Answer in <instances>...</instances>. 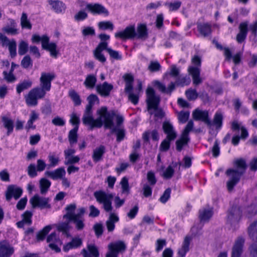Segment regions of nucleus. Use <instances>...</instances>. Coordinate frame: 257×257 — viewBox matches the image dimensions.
<instances>
[{"mask_svg":"<svg viewBox=\"0 0 257 257\" xmlns=\"http://www.w3.org/2000/svg\"><path fill=\"white\" fill-rule=\"evenodd\" d=\"M88 103L87 104L83 115L82 121L83 123L89 127L90 130L94 128H100L103 125L104 128H110L113 124V118L115 111H108L106 106L101 107L97 110L98 117L94 119L93 117L92 106L96 101L98 100L96 95L91 94L87 97Z\"/></svg>","mask_w":257,"mask_h":257,"instance_id":"1","label":"nucleus"},{"mask_svg":"<svg viewBox=\"0 0 257 257\" xmlns=\"http://www.w3.org/2000/svg\"><path fill=\"white\" fill-rule=\"evenodd\" d=\"M235 165L237 169H229L226 171V174L229 179L226 183L228 191H231L234 187L239 182L241 176L245 173L247 168L245 161L243 159L235 161Z\"/></svg>","mask_w":257,"mask_h":257,"instance_id":"2","label":"nucleus"},{"mask_svg":"<svg viewBox=\"0 0 257 257\" xmlns=\"http://www.w3.org/2000/svg\"><path fill=\"white\" fill-rule=\"evenodd\" d=\"M115 37L123 40L132 39L136 38L138 39L146 40L148 37V32L145 24H140L138 25L137 31L134 26H130L122 31L115 34Z\"/></svg>","mask_w":257,"mask_h":257,"instance_id":"3","label":"nucleus"},{"mask_svg":"<svg viewBox=\"0 0 257 257\" xmlns=\"http://www.w3.org/2000/svg\"><path fill=\"white\" fill-rule=\"evenodd\" d=\"M191 82V79L189 76L179 75L176 78V81L171 82L167 88L165 84L158 80H155L153 85L159 91L162 93L171 95L172 92L175 89L176 85L184 86L188 85Z\"/></svg>","mask_w":257,"mask_h":257,"instance_id":"4","label":"nucleus"},{"mask_svg":"<svg viewBox=\"0 0 257 257\" xmlns=\"http://www.w3.org/2000/svg\"><path fill=\"white\" fill-rule=\"evenodd\" d=\"M49 38L47 35H43L42 37L38 35H33L32 41L33 43H42L43 49L49 51L52 57L56 58L58 55V51L56 50L57 45L55 43H49Z\"/></svg>","mask_w":257,"mask_h":257,"instance_id":"5","label":"nucleus"},{"mask_svg":"<svg viewBox=\"0 0 257 257\" xmlns=\"http://www.w3.org/2000/svg\"><path fill=\"white\" fill-rule=\"evenodd\" d=\"M94 196L96 201L100 204H102L103 208L107 212L112 211V199L113 196L111 194L106 193L103 191H97L94 193Z\"/></svg>","mask_w":257,"mask_h":257,"instance_id":"6","label":"nucleus"},{"mask_svg":"<svg viewBox=\"0 0 257 257\" xmlns=\"http://www.w3.org/2000/svg\"><path fill=\"white\" fill-rule=\"evenodd\" d=\"M192 63L196 67L190 66L188 68V72L192 76L193 83L195 85H198L202 82V79L200 77V69L199 68L201 66V59L198 55H194L192 58Z\"/></svg>","mask_w":257,"mask_h":257,"instance_id":"7","label":"nucleus"},{"mask_svg":"<svg viewBox=\"0 0 257 257\" xmlns=\"http://www.w3.org/2000/svg\"><path fill=\"white\" fill-rule=\"evenodd\" d=\"M48 91L41 86L32 89L26 97L27 104L31 106L36 105L38 103L37 100L44 98Z\"/></svg>","mask_w":257,"mask_h":257,"instance_id":"8","label":"nucleus"},{"mask_svg":"<svg viewBox=\"0 0 257 257\" xmlns=\"http://www.w3.org/2000/svg\"><path fill=\"white\" fill-rule=\"evenodd\" d=\"M108 251L106 257H117L119 253H123L126 249L125 242L122 240H117L108 245Z\"/></svg>","mask_w":257,"mask_h":257,"instance_id":"9","label":"nucleus"},{"mask_svg":"<svg viewBox=\"0 0 257 257\" xmlns=\"http://www.w3.org/2000/svg\"><path fill=\"white\" fill-rule=\"evenodd\" d=\"M146 94L148 109H157L161 101L160 96L156 94L154 89L152 87L147 88Z\"/></svg>","mask_w":257,"mask_h":257,"instance_id":"10","label":"nucleus"},{"mask_svg":"<svg viewBox=\"0 0 257 257\" xmlns=\"http://www.w3.org/2000/svg\"><path fill=\"white\" fill-rule=\"evenodd\" d=\"M51 199L49 197L40 196L38 194L35 195L30 200V202L33 208H39L41 209H50L51 205L50 203Z\"/></svg>","mask_w":257,"mask_h":257,"instance_id":"11","label":"nucleus"},{"mask_svg":"<svg viewBox=\"0 0 257 257\" xmlns=\"http://www.w3.org/2000/svg\"><path fill=\"white\" fill-rule=\"evenodd\" d=\"M86 10L93 15H104L108 16L109 12L103 5L98 3H90L86 6Z\"/></svg>","mask_w":257,"mask_h":257,"instance_id":"12","label":"nucleus"},{"mask_svg":"<svg viewBox=\"0 0 257 257\" xmlns=\"http://www.w3.org/2000/svg\"><path fill=\"white\" fill-rule=\"evenodd\" d=\"M55 78L53 73L42 72L40 78V86L49 91L51 88V82Z\"/></svg>","mask_w":257,"mask_h":257,"instance_id":"13","label":"nucleus"},{"mask_svg":"<svg viewBox=\"0 0 257 257\" xmlns=\"http://www.w3.org/2000/svg\"><path fill=\"white\" fill-rule=\"evenodd\" d=\"M192 116L195 120H201L204 122L207 126H212V121L209 118L208 112L207 110H201L196 109L192 113Z\"/></svg>","mask_w":257,"mask_h":257,"instance_id":"14","label":"nucleus"},{"mask_svg":"<svg viewBox=\"0 0 257 257\" xmlns=\"http://www.w3.org/2000/svg\"><path fill=\"white\" fill-rule=\"evenodd\" d=\"M23 190L20 187H18L14 185H9L6 191V199L7 201H10L12 197L17 200L22 195Z\"/></svg>","mask_w":257,"mask_h":257,"instance_id":"15","label":"nucleus"},{"mask_svg":"<svg viewBox=\"0 0 257 257\" xmlns=\"http://www.w3.org/2000/svg\"><path fill=\"white\" fill-rule=\"evenodd\" d=\"M245 239L242 236H238L234 242L232 248L231 257H240L243 252Z\"/></svg>","mask_w":257,"mask_h":257,"instance_id":"16","label":"nucleus"},{"mask_svg":"<svg viewBox=\"0 0 257 257\" xmlns=\"http://www.w3.org/2000/svg\"><path fill=\"white\" fill-rule=\"evenodd\" d=\"M96 92L101 96L108 97L113 88V86L107 82H104L102 84H99L95 86Z\"/></svg>","mask_w":257,"mask_h":257,"instance_id":"17","label":"nucleus"},{"mask_svg":"<svg viewBox=\"0 0 257 257\" xmlns=\"http://www.w3.org/2000/svg\"><path fill=\"white\" fill-rule=\"evenodd\" d=\"M81 254L83 257H99L98 247L94 244H88L87 248H83Z\"/></svg>","mask_w":257,"mask_h":257,"instance_id":"18","label":"nucleus"},{"mask_svg":"<svg viewBox=\"0 0 257 257\" xmlns=\"http://www.w3.org/2000/svg\"><path fill=\"white\" fill-rule=\"evenodd\" d=\"M248 22L245 21L240 23L238 29L239 33L236 35V41L238 43H242L245 40L248 32Z\"/></svg>","mask_w":257,"mask_h":257,"instance_id":"19","label":"nucleus"},{"mask_svg":"<svg viewBox=\"0 0 257 257\" xmlns=\"http://www.w3.org/2000/svg\"><path fill=\"white\" fill-rule=\"evenodd\" d=\"M241 216L242 211L239 206H232L228 211L227 218L230 221H238Z\"/></svg>","mask_w":257,"mask_h":257,"instance_id":"20","label":"nucleus"},{"mask_svg":"<svg viewBox=\"0 0 257 257\" xmlns=\"http://www.w3.org/2000/svg\"><path fill=\"white\" fill-rule=\"evenodd\" d=\"M162 128L164 133L167 135L166 138L174 140L177 134L173 125L169 121H165L163 123Z\"/></svg>","mask_w":257,"mask_h":257,"instance_id":"21","label":"nucleus"},{"mask_svg":"<svg viewBox=\"0 0 257 257\" xmlns=\"http://www.w3.org/2000/svg\"><path fill=\"white\" fill-rule=\"evenodd\" d=\"M82 239L79 237H73L71 241L67 243L63 246V250L67 252L70 249L77 248L81 247L82 245Z\"/></svg>","mask_w":257,"mask_h":257,"instance_id":"22","label":"nucleus"},{"mask_svg":"<svg viewBox=\"0 0 257 257\" xmlns=\"http://www.w3.org/2000/svg\"><path fill=\"white\" fill-rule=\"evenodd\" d=\"M14 248L8 243H0V257H11Z\"/></svg>","mask_w":257,"mask_h":257,"instance_id":"23","label":"nucleus"},{"mask_svg":"<svg viewBox=\"0 0 257 257\" xmlns=\"http://www.w3.org/2000/svg\"><path fill=\"white\" fill-rule=\"evenodd\" d=\"M197 28L200 35L204 37L209 36L212 32L211 25L209 23H198Z\"/></svg>","mask_w":257,"mask_h":257,"instance_id":"24","label":"nucleus"},{"mask_svg":"<svg viewBox=\"0 0 257 257\" xmlns=\"http://www.w3.org/2000/svg\"><path fill=\"white\" fill-rule=\"evenodd\" d=\"M66 174L64 168L61 167L56 169L53 171H46L45 175L53 180L61 179Z\"/></svg>","mask_w":257,"mask_h":257,"instance_id":"25","label":"nucleus"},{"mask_svg":"<svg viewBox=\"0 0 257 257\" xmlns=\"http://www.w3.org/2000/svg\"><path fill=\"white\" fill-rule=\"evenodd\" d=\"M48 3L51 6L52 9L56 13H61L65 10V4L60 1L48 0Z\"/></svg>","mask_w":257,"mask_h":257,"instance_id":"26","label":"nucleus"},{"mask_svg":"<svg viewBox=\"0 0 257 257\" xmlns=\"http://www.w3.org/2000/svg\"><path fill=\"white\" fill-rule=\"evenodd\" d=\"M10 26H6L2 29L3 32L8 35H15L18 34V30L17 29V24L13 19H9Z\"/></svg>","mask_w":257,"mask_h":257,"instance_id":"27","label":"nucleus"},{"mask_svg":"<svg viewBox=\"0 0 257 257\" xmlns=\"http://www.w3.org/2000/svg\"><path fill=\"white\" fill-rule=\"evenodd\" d=\"M191 240V237L186 236L183 242L181 248L178 250V254L181 257H185L187 252L189 250V245Z\"/></svg>","mask_w":257,"mask_h":257,"instance_id":"28","label":"nucleus"},{"mask_svg":"<svg viewBox=\"0 0 257 257\" xmlns=\"http://www.w3.org/2000/svg\"><path fill=\"white\" fill-rule=\"evenodd\" d=\"M97 77L96 75L91 74L86 76L84 85L88 89H93L96 85Z\"/></svg>","mask_w":257,"mask_h":257,"instance_id":"29","label":"nucleus"},{"mask_svg":"<svg viewBox=\"0 0 257 257\" xmlns=\"http://www.w3.org/2000/svg\"><path fill=\"white\" fill-rule=\"evenodd\" d=\"M105 148L104 146L101 145L96 148L93 151L92 159L94 162H98L102 159V156L105 153Z\"/></svg>","mask_w":257,"mask_h":257,"instance_id":"30","label":"nucleus"},{"mask_svg":"<svg viewBox=\"0 0 257 257\" xmlns=\"http://www.w3.org/2000/svg\"><path fill=\"white\" fill-rule=\"evenodd\" d=\"M2 120L3 122L4 126L7 130V135L9 136L13 132L14 127V121L12 119L7 116H3Z\"/></svg>","mask_w":257,"mask_h":257,"instance_id":"31","label":"nucleus"},{"mask_svg":"<svg viewBox=\"0 0 257 257\" xmlns=\"http://www.w3.org/2000/svg\"><path fill=\"white\" fill-rule=\"evenodd\" d=\"M76 208V205L75 203H71L67 205L65 210L67 212L63 215V219H66L69 220L75 216V210Z\"/></svg>","mask_w":257,"mask_h":257,"instance_id":"32","label":"nucleus"},{"mask_svg":"<svg viewBox=\"0 0 257 257\" xmlns=\"http://www.w3.org/2000/svg\"><path fill=\"white\" fill-rule=\"evenodd\" d=\"M199 218L201 221H208L213 215L212 209H203L199 210Z\"/></svg>","mask_w":257,"mask_h":257,"instance_id":"33","label":"nucleus"},{"mask_svg":"<svg viewBox=\"0 0 257 257\" xmlns=\"http://www.w3.org/2000/svg\"><path fill=\"white\" fill-rule=\"evenodd\" d=\"M190 142L189 137L185 136L181 134L180 139L177 140L176 142V150L178 152H181L183 147L188 144Z\"/></svg>","mask_w":257,"mask_h":257,"instance_id":"34","label":"nucleus"},{"mask_svg":"<svg viewBox=\"0 0 257 257\" xmlns=\"http://www.w3.org/2000/svg\"><path fill=\"white\" fill-rule=\"evenodd\" d=\"M123 78L125 82V91H130L133 88V83L134 81L133 76L131 74H125L123 76Z\"/></svg>","mask_w":257,"mask_h":257,"instance_id":"35","label":"nucleus"},{"mask_svg":"<svg viewBox=\"0 0 257 257\" xmlns=\"http://www.w3.org/2000/svg\"><path fill=\"white\" fill-rule=\"evenodd\" d=\"M84 218H78L74 217L69 220L72 222L75 225V228L78 231L82 230L85 226Z\"/></svg>","mask_w":257,"mask_h":257,"instance_id":"36","label":"nucleus"},{"mask_svg":"<svg viewBox=\"0 0 257 257\" xmlns=\"http://www.w3.org/2000/svg\"><path fill=\"white\" fill-rule=\"evenodd\" d=\"M223 115L221 112L217 111L214 116L212 125H215L216 129H220L222 125Z\"/></svg>","mask_w":257,"mask_h":257,"instance_id":"37","label":"nucleus"},{"mask_svg":"<svg viewBox=\"0 0 257 257\" xmlns=\"http://www.w3.org/2000/svg\"><path fill=\"white\" fill-rule=\"evenodd\" d=\"M51 185V182L49 180L44 178H42L40 180L41 194L42 195L45 194L48 192Z\"/></svg>","mask_w":257,"mask_h":257,"instance_id":"38","label":"nucleus"},{"mask_svg":"<svg viewBox=\"0 0 257 257\" xmlns=\"http://www.w3.org/2000/svg\"><path fill=\"white\" fill-rule=\"evenodd\" d=\"M78 127H74L71 130L68 134V140L71 145L76 144L78 139Z\"/></svg>","mask_w":257,"mask_h":257,"instance_id":"39","label":"nucleus"},{"mask_svg":"<svg viewBox=\"0 0 257 257\" xmlns=\"http://www.w3.org/2000/svg\"><path fill=\"white\" fill-rule=\"evenodd\" d=\"M32 81L30 80H25L17 85V91L20 94L23 91L30 88L32 86Z\"/></svg>","mask_w":257,"mask_h":257,"instance_id":"40","label":"nucleus"},{"mask_svg":"<svg viewBox=\"0 0 257 257\" xmlns=\"http://www.w3.org/2000/svg\"><path fill=\"white\" fill-rule=\"evenodd\" d=\"M178 164L177 163H172V165L169 166L165 171L164 172L163 174V177L166 179H171L173 176L174 175L175 171L173 169V167H177Z\"/></svg>","mask_w":257,"mask_h":257,"instance_id":"41","label":"nucleus"},{"mask_svg":"<svg viewBox=\"0 0 257 257\" xmlns=\"http://www.w3.org/2000/svg\"><path fill=\"white\" fill-rule=\"evenodd\" d=\"M70 222L68 220L67 222L60 223L57 226V230L68 236L70 228L69 225Z\"/></svg>","mask_w":257,"mask_h":257,"instance_id":"42","label":"nucleus"},{"mask_svg":"<svg viewBox=\"0 0 257 257\" xmlns=\"http://www.w3.org/2000/svg\"><path fill=\"white\" fill-rule=\"evenodd\" d=\"M52 227L50 225H47L44 227L43 229L39 231L36 235V238L38 241L43 240L46 235L49 233Z\"/></svg>","mask_w":257,"mask_h":257,"instance_id":"43","label":"nucleus"},{"mask_svg":"<svg viewBox=\"0 0 257 257\" xmlns=\"http://www.w3.org/2000/svg\"><path fill=\"white\" fill-rule=\"evenodd\" d=\"M21 25L22 28H26L30 30L32 29V25L28 19L27 15L25 13H22L21 18Z\"/></svg>","mask_w":257,"mask_h":257,"instance_id":"44","label":"nucleus"},{"mask_svg":"<svg viewBox=\"0 0 257 257\" xmlns=\"http://www.w3.org/2000/svg\"><path fill=\"white\" fill-rule=\"evenodd\" d=\"M49 164L48 165V168H51L57 166L59 162V158L54 154H49L48 157Z\"/></svg>","mask_w":257,"mask_h":257,"instance_id":"45","label":"nucleus"},{"mask_svg":"<svg viewBox=\"0 0 257 257\" xmlns=\"http://www.w3.org/2000/svg\"><path fill=\"white\" fill-rule=\"evenodd\" d=\"M161 65L157 61H151L148 66V69L151 72H158L161 69Z\"/></svg>","mask_w":257,"mask_h":257,"instance_id":"46","label":"nucleus"},{"mask_svg":"<svg viewBox=\"0 0 257 257\" xmlns=\"http://www.w3.org/2000/svg\"><path fill=\"white\" fill-rule=\"evenodd\" d=\"M147 180L148 181V184L154 186L157 182V179L156 177L155 174L152 171H149L147 174Z\"/></svg>","mask_w":257,"mask_h":257,"instance_id":"47","label":"nucleus"},{"mask_svg":"<svg viewBox=\"0 0 257 257\" xmlns=\"http://www.w3.org/2000/svg\"><path fill=\"white\" fill-rule=\"evenodd\" d=\"M98 26L99 29L112 31L114 28L113 24L110 21H101L98 23Z\"/></svg>","mask_w":257,"mask_h":257,"instance_id":"48","label":"nucleus"},{"mask_svg":"<svg viewBox=\"0 0 257 257\" xmlns=\"http://www.w3.org/2000/svg\"><path fill=\"white\" fill-rule=\"evenodd\" d=\"M27 171L28 175L31 178H35L38 175L37 172L38 171L35 164L34 163L30 164L28 166Z\"/></svg>","mask_w":257,"mask_h":257,"instance_id":"49","label":"nucleus"},{"mask_svg":"<svg viewBox=\"0 0 257 257\" xmlns=\"http://www.w3.org/2000/svg\"><path fill=\"white\" fill-rule=\"evenodd\" d=\"M120 183L121 186L122 193H126V194H129L130 189L128 179L126 177H123Z\"/></svg>","mask_w":257,"mask_h":257,"instance_id":"50","label":"nucleus"},{"mask_svg":"<svg viewBox=\"0 0 257 257\" xmlns=\"http://www.w3.org/2000/svg\"><path fill=\"white\" fill-rule=\"evenodd\" d=\"M69 95L74 103L75 105L78 106L81 104V100L78 94L74 90L70 91Z\"/></svg>","mask_w":257,"mask_h":257,"instance_id":"51","label":"nucleus"},{"mask_svg":"<svg viewBox=\"0 0 257 257\" xmlns=\"http://www.w3.org/2000/svg\"><path fill=\"white\" fill-rule=\"evenodd\" d=\"M10 52V56L12 58H14L17 55V43L14 39L11 40V43L8 46Z\"/></svg>","mask_w":257,"mask_h":257,"instance_id":"52","label":"nucleus"},{"mask_svg":"<svg viewBox=\"0 0 257 257\" xmlns=\"http://www.w3.org/2000/svg\"><path fill=\"white\" fill-rule=\"evenodd\" d=\"M29 45L27 42L22 41L19 45L18 53L20 55H25L28 51Z\"/></svg>","mask_w":257,"mask_h":257,"instance_id":"53","label":"nucleus"},{"mask_svg":"<svg viewBox=\"0 0 257 257\" xmlns=\"http://www.w3.org/2000/svg\"><path fill=\"white\" fill-rule=\"evenodd\" d=\"M22 66L25 69H28L33 66V61L29 55L25 56L21 61Z\"/></svg>","mask_w":257,"mask_h":257,"instance_id":"54","label":"nucleus"},{"mask_svg":"<svg viewBox=\"0 0 257 257\" xmlns=\"http://www.w3.org/2000/svg\"><path fill=\"white\" fill-rule=\"evenodd\" d=\"M88 18V14L84 10L79 11L74 16V20L76 22L82 21Z\"/></svg>","mask_w":257,"mask_h":257,"instance_id":"55","label":"nucleus"},{"mask_svg":"<svg viewBox=\"0 0 257 257\" xmlns=\"http://www.w3.org/2000/svg\"><path fill=\"white\" fill-rule=\"evenodd\" d=\"M33 213L29 210L26 211L22 215V220H24L26 224L30 225L32 223V217Z\"/></svg>","mask_w":257,"mask_h":257,"instance_id":"56","label":"nucleus"},{"mask_svg":"<svg viewBox=\"0 0 257 257\" xmlns=\"http://www.w3.org/2000/svg\"><path fill=\"white\" fill-rule=\"evenodd\" d=\"M173 140H169L168 138L164 139L160 144V150L162 152H167L170 148L171 142Z\"/></svg>","mask_w":257,"mask_h":257,"instance_id":"57","label":"nucleus"},{"mask_svg":"<svg viewBox=\"0 0 257 257\" xmlns=\"http://www.w3.org/2000/svg\"><path fill=\"white\" fill-rule=\"evenodd\" d=\"M185 94L189 100H194L198 96V94L195 89H189L186 91Z\"/></svg>","mask_w":257,"mask_h":257,"instance_id":"58","label":"nucleus"},{"mask_svg":"<svg viewBox=\"0 0 257 257\" xmlns=\"http://www.w3.org/2000/svg\"><path fill=\"white\" fill-rule=\"evenodd\" d=\"M128 94V98L130 101H131L133 104L136 105L139 102V95L138 93H134L132 90L130 91H125Z\"/></svg>","mask_w":257,"mask_h":257,"instance_id":"59","label":"nucleus"},{"mask_svg":"<svg viewBox=\"0 0 257 257\" xmlns=\"http://www.w3.org/2000/svg\"><path fill=\"white\" fill-rule=\"evenodd\" d=\"M47 242L51 243H57L61 244L62 242L59 238L57 236L55 232L51 233L47 238Z\"/></svg>","mask_w":257,"mask_h":257,"instance_id":"60","label":"nucleus"},{"mask_svg":"<svg viewBox=\"0 0 257 257\" xmlns=\"http://www.w3.org/2000/svg\"><path fill=\"white\" fill-rule=\"evenodd\" d=\"M190 113L189 111H180L178 114V119L180 123H184L188 119Z\"/></svg>","mask_w":257,"mask_h":257,"instance_id":"61","label":"nucleus"},{"mask_svg":"<svg viewBox=\"0 0 257 257\" xmlns=\"http://www.w3.org/2000/svg\"><path fill=\"white\" fill-rule=\"evenodd\" d=\"M248 231L250 236L253 237L255 235V238L257 239V220L249 226Z\"/></svg>","mask_w":257,"mask_h":257,"instance_id":"62","label":"nucleus"},{"mask_svg":"<svg viewBox=\"0 0 257 257\" xmlns=\"http://www.w3.org/2000/svg\"><path fill=\"white\" fill-rule=\"evenodd\" d=\"M107 52L109 54L110 57L115 60H121L122 59L121 55L117 51L113 50L111 48L107 49Z\"/></svg>","mask_w":257,"mask_h":257,"instance_id":"63","label":"nucleus"},{"mask_svg":"<svg viewBox=\"0 0 257 257\" xmlns=\"http://www.w3.org/2000/svg\"><path fill=\"white\" fill-rule=\"evenodd\" d=\"M249 30L250 32L251 35L253 37V39L256 41L257 37V21L249 25Z\"/></svg>","mask_w":257,"mask_h":257,"instance_id":"64","label":"nucleus"}]
</instances>
